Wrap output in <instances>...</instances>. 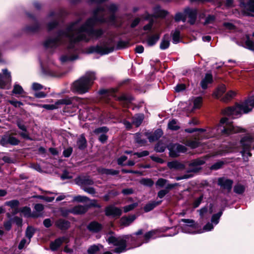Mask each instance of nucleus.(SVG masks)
I'll use <instances>...</instances> for the list:
<instances>
[{"instance_id":"c85d7f7f","label":"nucleus","mask_w":254,"mask_h":254,"mask_svg":"<svg viewBox=\"0 0 254 254\" xmlns=\"http://www.w3.org/2000/svg\"><path fill=\"white\" fill-rule=\"evenodd\" d=\"M77 144L80 149H83L86 147V139L83 134L81 135L78 138Z\"/></svg>"},{"instance_id":"603ef678","label":"nucleus","mask_w":254,"mask_h":254,"mask_svg":"<svg viewBox=\"0 0 254 254\" xmlns=\"http://www.w3.org/2000/svg\"><path fill=\"white\" fill-rule=\"evenodd\" d=\"M88 200L89 199L87 197L81 195L76 196L73 198V200L77 202H85Z\"/></svg>"},{"instance_id":"7ed1b4c3","label":"nucleus","mask_w":254,"mask_h":254,"mask_svg":"<svg viewBox=\"0 0 254 254\" xmlns=\"http://www.w3.org/2000/svg\"><path fill=\"white\" fill-rule=\"evenodd\" d=\"M95 79V74L93 72H87L85 74L73 82L72 90L79 94L88 92Z\"/></svg>"},{"instance_id":"5fc2aeb1","label":"nucleus","mask_w":254,"mask_h":254,"mask_svg":"<svg viewBox=\"0 0 254 254\" xmlns=\"http://www.w3.org/2000/svg\"><path fill=\"white\" fill-rule=\"evenodd\" d=\"M82 185H91L93 184V181L89 178H84L81 180Z\"/></svg>"},{"instance_id":"f8f14e48","label":"nucleus","mask_w":254,"mask_h":254,"mask_svg":"<svg viewBox=\"0 0 254 254\" xmlns=\"http://www.w3.org/2000/svg\"><path fill=\"white\" fill-rule=\"evenodd\" d=\"M105 213L107 216L118 218L122 215V210L121 208L116 207L114 205H109L106 207Z\"/></svg>"},{"instance_id":"338daca9","label":"nucleus","mask_w":254,"mask_h":254,"mask_svg":"<svg viewBox=\"0 0 254 254\" xmlns=\"http://www.w3.org/2000/svg\"><path fill=\"white\" fill-rule=\"evenodd\" d=\"M249 11L254 12V0H251V2L247 5Z\"/></svg>"},{"instance_id":"f704fd0d","label":"nucleus","mask_w":254,"mask_h":254,"mask_svg":"<svg viewBox=\"0 0 254 254\" xmlns=\"http://www.w3.org/2000/svg\"><path fill=\"white\" fill-rule=\"evenodd\" d=\"M35 229L32 227L28 226L25 232V236L29 239L28 243H30L31 238L33 237Z\"/></svg>"},{"instance_id":"20e7f679","label":"nucleus","mask_w":254,"mask_h":254,"mask_svg":"<svg viewBox=\"0 0 254 254\" xmlns=\"http://www.w3.org/2000/svg\"><path fill=\"white\" fill-rule=\"evenodd\" d=\"M115 42L113 38L104 41L100 45L91 46L86 49L87 54L96 53L101 55L108 54L114 50Z\"/></svg>"},{"instance_id":"423d86ee","label":"nucleus","mask_w":254,"mask_h":254,"mask_svg":"<svg viewBox=\"0 0 254 254\" xmlns=\"http://www.w3.org/2000/svg\"><path fill=\"white\" fill-rule=\"evenodd\" d=\"M208 156H206L204 158H197L192 160L189 164V169L188 170L187 174L180 177H176V180L179 181L183 179H187L193 177L192 173H196L200 169V166L205 163L206 159Z\"/></svg>"},{"instance_id":"de8ad7c7","label":"nucleus","mask_w":254,"mask_h":254,"mask_svg":"<svg viewBox=\"0 0 254 254\" xmlns=\"http://www.w3.org/2000/svg\"><path fill=\"white\" fill-rule=\"evenodd\" d=\"M72 103V101L70 98H67L65 99H63L58 100L57 101V104L59 105L63 104V105H70Z\"/></svg>"},{"instance_id":"f03ea898","label":"nucleus","mask_w":254,"mask_h":254,"mask_svg":"<svg viewBox=\"0 0 254 254\" xmlns=\"http://www.w3.org/2000/svg\"><path fill=\"white\" fill-rule=\"evenodd\" d=\"M254 107V96L250 97L245 102L237 104L232 107H228L222 111L223 115L236 118L242 113H248Z\"/></svg>"},{"instance_id":"3c124183","label":"nucleus","mask_w":254,"mask_h":254,"mask_svg":"<svg viewBox=\"0 0 254 254\" xmlns=\"http://www.w3.org/2000/svg\"><path fill=\"white\" fill-rule=\"evenodd\" d=\"M202 101L201 97L196 98L193 101V108L195 109L199 108L201 106Z\"/></svg>"},{"instance_id":"393cba45","label":"nucleus","mask_w":254,"mask_h":254,"mask_svg":"<svg viewBox=\"0 0 254 254\" xmlns=\"http://www.w3.org/2000/svg\"><path fill=\"white\" fill-rule=\"evenodd\" d=\"M20 212L21 213L22 215L26 217H36L38 216V215L32 214L31 209L27 206L22 208L20 209Z\"/></svg>"},{"instance_id":"864d4df0","label":"nucleus","mask_w":254,"mask_h":254,"mask_svg":"<svg viewBox=\"0 0 254 254\" xmlns=\"http://www.w3.org/2000/svg\"><path fill=\"white\" fill-rule=\"evenodd\" d=\"M42 107L47 110H54L57 109L58 108V104H57V102L55 104L49 105V104H45L42 105Z\"/></svg>"},{"instance_id":"c9c22d12","label":"nucleus","mask_w":254,"mask_h":254,"mask_svg":"<svg viewBox=\"0 0 254 254\" xmlns=\"http://www.w3.org/2000/svg\"><path fill=\"white\" fill-rule=\"evenodd\" d=\"M100 172L101 174L106 175H115L119 174V172L117 170L113 169H101L100 170Z\"/></svg>"},{"instance_id":"2eb2a0df","label":"nucleus","mask_w":254,"mask_h":254,"mask_svg":"<svg viewBox=\"0 0 254 254\" xmlns=\"http://www.w3.org/2000/svg\"><path fill=\"white\" fill-rule=\"evenodd\" d=\"M184 13L189 18V22L191 24H194L196 18L197 11L195 9L186 8L185 10Z\"/></svg>"},{"instance_id":"8fccbe9b","label":"nucleus","mask_w":254,"mask_h":254,"mask_svg":"<svg viewBox=\"0 0 254 254\" xmlns=\"http://www.w3.org/2000/svg\"><path fill=\"white\" fill-rule=\"evenodd\" d=\"M141 183L148 187H151L154 184L153 181L150 179H143L141 180Z\"/></svg>"},{"instance_id":"13d9d810","label":"nucleus","mask_w":254,"mask_h":254,"mask_svg":"<svg viewBox=\"0 0 254 254\" xmlns=\"http://www.w3.org/2000/svg\"><path fill=\"white\" fill-rule=\"evenodd\" d=\"M167 182V181L166 180L160 178L156 182V186L160 187H163L166 185Z\"/></svg>"},{"instance_id":"a878e982","label":"nucleus","mask_w":254,"mask_h":254,"mask_svg":"<svg viewBox=\"0 0 254 254\" xmlns=\"http://www.w3.org/2000/svg\"><path fill=\"white\" fill-rule=\"evenodd\" d=\"M160 38L159 34H154L149 36L146 40V44L148 46H152L158 41Z\"/></svg>"},{"instance_id":"09e8293b","label":"nucleus","mask_w":254,"mask_h":254,"mask_svg":"<svg viewBox=\"0 0 254 254\" xmlns=\"http://www.w3.org/2000/svg\"><path fill=\"white\" fill-rule=\"evenodd\" d=\"M187 145L191 147V148H195L198 146L199 142L198 140H191V141H188L187 142Z\"/></svg>"},{"instance_id":"b1692460","label":"nucleus","mask_w":254,"mask_h":254,"mask_svg":"<svg viewBox=\"0 0 254 254\" xmlns=\"http://www.w3.org/2000/svg\"><path fill=\"white\" fill-rule=\"evenodd\" d=\"M162 202V200L160 201H150L147 204L145 205V206L144 207V210L145 212H147L151 210H152L153 209H154L156 206L159 205Z\"/></svg>"},{"instance_id":"a211bd4d","label":"nucleus","mask_w":254,"mask_h":254,"mask_svg":"<svg viewBox=\"0 0 254 254\" xmlns=\"http://www.w3.org/2000/svg\"><path fill=\"white\" fill-rule=\"evenodd\" d=\"M135 219L136 216L135 215H130L128 217H123L120 219V224L123 226H127L129 225Z\"/></svg>"},{"instance_id":"bf43d9fd","label":"nucleus","mask_w":254,"mask_h":254,"mask_svg":"<svg viewBox=\"0 0 254 254\" xmlns=\"http://www.w3.org/2000/svg\"><path fill=\"white\" fill-rule=\"evenodd\" d=\"M223 162L222 161H219L213 165H212L210 167V169L211 170H218L222 167L223 165Z\"/></svg>"},{"instance_id":"49530a36","label":"nucleus","mask_w":254,"mask_h":254,"mask_svg":"<svg viewBox=\"0 0 254 254\" xmlns=\"http://www.w3.org/2000/svg\"><path fill=\"white\" fill-rule=\"evenodd\" d=\"M109 129L106 127H102L97 128H96L94 130V133L96 134H99L100 133H104L108 131Z\"/></svg>"},{"instance_id":"79ce46f5","label":"nucleus","mask_w":254,"mask_h":254,"mask_svg":"<svg viewBox=\"0 0 254 254\" xmlns=\"http://www.w3.org/2000/svg\"><path fill=\"white\" fill-rule=\"evenodd\" d=\"M135 141L140 145H143L146 143V140L142 138V135L140 133H136L135 135Z\"/></svg>"},{"instance_id":"6e6552de","label":"nucleus","mask_w":254,"mask_h":254,"mask_svg":"<svg viewBox=\"0 0 254 254\" xmlns=\"http://www.w3.org/2000/svg\"><path fill=\"white\" fill-rule=\"evenodd\" d=\"M2 74L0 73V88L9 89L11 80L10 73L6 69H2Z\"/></svg>"},{"instance_id":"c03bdc74","label":"nucleus","mask_w":254,"mask_h":254,"mask_svg":"<svg viewBox=\"0 0 254 254\" xmlns=\"http://www.w3.org/2000/svg\"><path fill=\"white\" fill-rule=\"evenodd\" d=\"M175 19L177 22L180 21L185 22L186 20V15L185 13L184 14L180 12L177 13L175 16Z\"/></svg>"},{"instance_id":"72a5a7b5","label":"nucleus","mask_w":254,"mask_h":254,"mask_svg":"<svg viewBox=\"0 0 254 254\" xmlns=\"http://www.w3.org/2000/svg\"><path fill=\"white\" fill-rule=\"evenodd\" d=\"M103 246L101 245H94L90 246L88 250V253L89 254H94L98 252Z\"/></svg>"},{"instance_id":"680f3d73","label":"nucleus","mask_w":254,"mask_h":254,"mask_svg":"<svg viewBox=\"0 0 254 254\" xmlns=\"http://www.w3.org/2000/svg\"><path fill=\"white\" fill-rule=\"evenodd\" d=\"M203 199V195L200 196L198 198L195 200L193 203V207L194 208L197 207L201 202Z\"/></svg>"},{"instance_id":"774afa93","label":"nucleus","mask_w":254,"mask_h":254,"mask_svg":"<svg viewBox=\"0 0 254 254\" xmlns=\"http://www.w3.org/2000/svg\"><path fill=\"white\" fill-rule=\"evenodd\" d=\"M32 87L34 90H39L43 89V86L39 83H33Z\"/></svg>"},{"instance_id":"7c9ffc66","label":"nucleus","mask_w":254,"mask_h":254,"mask_svg":"<svg viewBox=\"0 0 254 254\" xmlns=\"http://www.w3.org/2000/svg\"><path fill=\"white\" fill-rule=\"evenodd\" d=\"M226 91V86L224 85H221L214 93V96L218 98H219Z\"/></svg>"},{"instance_id":"ea45409f","label":"nucleus","mask_w":254,"mask_h":254,"mask_svg":"<svg viewBox=\"0 0 254 254\" xmlns=\"http://www.w3.org/2000/svg\"><path fill=\"white\" fill-rule=\"evenodd\" d=\"M24 90L22 88V87L18 85V84H15L14 85L13 89L12 90V93L15 94H21L23 93Z\"/></svg>"},{"instance_id":"9b49d317","label":"nucleus","mask_w":254,"mask_h":254,"mask_svg":"<svg viewBox=\"0 0 254 254\" xmlns=\"http://www.w3.org/2000/svg\"><path fill=\"white\" fill-rule=\"evenodd\" d=\"M222 214V212H219L217 214H214L212 215L211 218V223L208 222L207 223L203 228V230H200L199 231H197V233H201L204 231H211L212 229H213V225L212 223H213L214 225H217L219 221V219L220 217L221 216Z\"/></svg>"},{"instance_id":"69168bd1","label":"nucleus","mask_w":254,"mask_h":254,"mask_svg":"<svg viewBox=\"0 0 254 254\" xmlns=\"http://www.w3.org/2000/svg\"><path fill=\"white\" fill-rule=\"evenodd\" d=\"M215 20V17L213 15H209L206 18V20L204 22V24H208L212 23L214 22Z\"/></svg>"},{"instance_id":"4468645a","label":"nucleus","mask_w":254,"mask_h":254,"mask_svg":"<svg viewBox=\"0 0 254 254\" xmlns=\"http://www.w3.org/2000/svg\"><path fill=\"white\" fill-rule=\"evenodd\" d=\"M162 135L163 131L160 129L156 130L153 133L148 132H145V136L150 142H153L158 140Z\"/></svg>"},{"instance_id":"4be33fe9","label":"nucleus","mask_w":254,"mask_h":254,"mask_svg":"<svg viewBox=\"0 0 254 254\" xmlns=\"http://www.w3.org/2000/svg\"><path fill=\"white\" fill-rule=\"evenodd\" d=\"M56 225L61 230H66L69 227L70 223L67 220L61 219L56 222Z\"/></svg>"},{"instance_id":"f3484780","label":"nucleus","mask_w":254,"mask_h":254,"mask_svg":"<svg viewBox=\"0 0 254 254\" xmlns=\"http://www.w3.org/2000/svg\"><path fill=\"white\" fill-rule=\"evenodd\" d=\"M213 81L212 75L210 73H206L204 77L200 82V86L203 89L207 88L208 84H211Z\"/></svg>"},{"instance_id":"0e129e2a","label":"nucleus","mask_w":254,"mask_h":254,"mask_svg":"<svg viewBox=\"0 0 254 254\" xmlns=\"http://www.w3.org/2000/svg\"><path fill=\"white\" fill-rule=\"evenodd\" d=\"M72 152V148L69 147L63 151V155L65 157H68L71 154Z\"/></svg>"},{"instance_id":"f257e3e1","label":"nucleus","mask_w":254,"mask_h":254,"mask_svg":"<svg viewBox=\"0 0 254 254\" xmlns=\"http://www.w3.org/2000/svg\"><path fill=\"white\" fill-rule=\"evenodd\" d=\"M106 0H90L92 2L99 5L94 11L93 17L89 18L83 25L80 24V20L71 23L65 30L59 31L57 37L47 39L44 42V46L46 48H55L68 41V54L62 56L60 60L64 63L77 59L78 57L76 54L79 41L88 42L91 39H97L103 34L102 29H93L95 25L98 22L115 23V12L117 7L114 4L107 6L103 4Z\"/></svg>"},{"instance_id":"37998d69","label":"nucleus","mask_w":254,"mask_h":254,"mask_svg":"<svg viewBox=\"0 0 254 254\" xmlns=\"http://www.w3.org/2000/svg\"><path fill=\"white\" fill-rule=\"evenodd\" d=\"M19 204V201L17 200H12L5 203L6 205L10 206L11 208H17Z\"/></svg>"},{"instance_id":"e433bc0d","label":"nucleus","mask_w":254,"mask_h":254,"mask_svg":"<svg viewBox=\"0 0 254 254\" xmlns=\"http://www.w3.org/2000/svg\"><path fill=\"white\" fill-rule=\"evenodd\" d=\"M245 190V187L240 184L236 185L234 188V192L238 194H242L244 192Z\"/></svg>"},{"instance_id":"0eeeda50","label":"nucleus","mask_w":254,"mask_h":254,"mask_svg":"<svg viewBox=\"0 0 254 254\" xmlns=\"http://www.w3.org/2000/svg\"><path fill=\"white\" fill-rule=\"evenodd\" d=\"M219 127L221 132L225 135L245 131L244 129L238 127H234L232 123L229 122L227 118H223L221 119Z\"/></svg>"},{"instance_id":"cd10ccee","label":"nucleus","mask_w":254,"mask_h":254,"mask_svg":"<svg viewBox=\"0 0 254 254\" xmlns=\"http://www.w3.org/2000/svg\"><path fill=\"white\" fill-rule=\"evenodd\" d=\"M168 166L171 169H175L178 170H183L185 168L184 165L177 161L169 162L168 163Z\"/></svg>"},{"instance_id":"6ab92c4d","label":"nucleus","mask_w":254,"mask_h":254,"mask_svg":"<svg viewBox=\"0 0 254 254\" xmlns=\"http://www.w3.org/2000/svg\"><path fill=\"white\" fill-rule=\"evenodd\" d=\"M101 224L96 221L91 222L87 226V229L91 232L97 233L102 229Z\"/></svg>"},{"instance_id":"2f4dec72","label":"nucleus","mask_w":254,"mask_h":254,"mask_svg":"<svg viewBox=\"0 0 254 254\" xmlns=\"http://www.w3.org/2000/svg\"><path fill=\"white\" fill-rule=\"evenodd\" d=\"M118 100L122 102L124 106H126L131 100L130 97L127 96L126 95L123 94L118 98Z\"/></svg>"},{"instance_id":"a18cd8bd","label":"nucleus","mask_w":254,"mask_h":254,"mask_svg":"<svg viewBox=\"0 0 254 254\" xmlns=\"http://www.w3.org/2000/svg\"><path fill=\"white\" fill-rule=\"evenodd\" d=\"M138 206V203L135 202L128 205L125 206L123 207L125 212H127L133 210L134 208Z\"/></svg>"},{"instance_id":"6e6d98bb","label":"nucleus","mask_w":254,"mask_h":254,"mask_svg":"<svg viewBox=\"0 0 254 254\" xmlns=\"http://www.w3.org/2000/svg\"><path fill=\"white\" fill-rule=\"evenodd\" d=\"M82 189L86 192L92 195L96 193L95 190L92 187L83 186Z\"/></svg>"},{"instance_id":"1a4fd4ad","label":"nucleus","mask_w":254,"mask_h":254,"mask_svg":"<svg viewBox=\"0 0 254 254\" xmlns=\"http://www.w3.org/2000/svg\"><path fill=\"white\" fill-rule=\"evenodd\" d=\"M181 221L186 224L182 226V231L186 233H196L195 230L196 228V225L194 221L192 219H182Z\"/></svg>"},{"instance_id":"412c9836","label":"nucleus","mask_w":254,"mask_h":254,"mask_svg":"<svg viewBox=\"0 0 254 254\" xmlns=\"http://www.w3.org/2000/svg\"><path fill=\"white\" fill-rule=\"evenodd\" d=\"M87 209V206L79 205L74 207L70 212L74 214H81L85 213Z\"/></svg>"},{"instance_id":"58836bf2","label":"nucleus","mask_w":254,"mask_h":254,"mask_svg":"<svg viewBox=\"0 0 254 254\" xmlns=\"http://www.w3.org/2000/svg\"><path fill=\"white\" fill-rule=\"evenodd\" d=\"M168 127L171 130H176L179 128L177 121L175 120H172L168 123Z\"/></svg>"},{"instance_id":"4c0bfd02","label":"nucleus","mask_w":254,"mask_h":254,"mask_svg":"<svg viewBox=\"0 0 254 254\" xmlns=\"http://www.w3.org/2000/svg\"><path fill=\"white\" fill-rule=\"evenodd\" d=\"M236 93L233 91H229L225 96L222 98V100L223 102H227L231 100L235 95Z\"/></svg>"},{"instance_id":"4d7b16f0","label":"nucleus","mask_w":254,"mask_h":254,"mask_svg":"<svg viewBox=\"0 0 254 254\" xmlns=\"http://www.w3.org/2000/svg\"><path fill=\"white\" fill-rule=\"evenodd\" d=\"M165 146L160 143H158L155 146V150L157 152H163L165 149Z\"/></svg>"},{"instance_id":"bb28decb","label":"nucleus","mask_w":254,"mask_h":254,"mask_svg":"<svg viewBox=\"0 0 254 254\" xmlns=\"http://www.w3.org/2000/svg\"><path fill=\"white\" fill-rule=\"evenodd\" d=\"M170 45L169 36L168 35H166L164 36L162 39L160 45V48L162 50H165L167 49Z\"/></svg>"},{"instance_id":"473e14b6","label":"nucleus","mask_w":254,"mask_h":254,"mask_svg":"<svg viewBox=\"0 0 254 254\" xmlns=\"http://www.w3.org/2000/svg\"><path fill=\"white\" fill-rule=\"evenodd\" d=\"M172 149L177 153H184L187 151V148L185 146L178 144L174 145Z\"/></svg>"},{"instance_id":"5701e85b","label":"nucleus","mask_w":254,"mask_h":254,"mask_svg":"<svg viewBox=\"0 0 254 254\" xmlns=\"http://www.w3.org/2000/svg\"><path fill=\"white\" fill-rule=\"evenodd\" d=\"M143 119V114L136 115L132 118V124L136 127H138L141 124Z\"/></svg>"},{"instance_id":"aec40b11","label":"nucleus","mask_w":254,"mask_h":254,"mask_svg":"<svg viewBox=\"0 0 254 254\" xmlns=\"http://www.w3.org/2000/svg\"><path fill=\"white\" fill-rule=\"evenodd\" d=\"M65 240V237H62L58 238L54 242H51L50 244V249L51 250L53 251L57 250Z\"/></svg>"},{"instance_id":"ddd939ff","label":"nucleus","mask_w":254,"mask_h":254,"mask_svg":"<svg viewBox=\"0 0 254 254\" xmlns=\"http://www.w3.org/2000/svg\"><path fill=\"white\" fill-rule=\"evenodd\" d=\"M19 142V141L16 137L9 135H3L0 140V143L3 146L7 145L9 144L16 145H17Z\"/></svg>"},{"instance_id":"e2e57ef3","label":"nucleus","mask_w":254,"mask_h":254,"mask_svg":"<svg viewBox=\"0 0 254 254\" xmlns=\"http://www.w3.org/2000/svg\"><path fill=\"white\" fill-rule=\"evenodd\" d=\"M246 45L247 46V48L251 50H254V42L253 41L250 40L249 39H248L246 41Z\"/></svg>"},{"instance_id":"a19ab883","label":"nucleus","mask_w":254,"mask_h":254,"mask_svg":"<svg viewBox=\"0 0 254 254\" xmlns=\"http://www.w3.org/2000/svg\"><path fill=\"white\" fill-rule=\"evenodd\" d=\"M180 32L179 30H176L172 35L173 42L177 44L180 41Z\"/></svg>"},{"instance_id":"052dcab7","label":"nucleus","mask_w":254,"mask_h":254,"mask_svg":"<svg viewBox=\"0 0 254 254\" xmlns=\"http://www.w3.org/2000/svg\"><path fill=\"white\" fill-rule=\"evenodd\" d=\"M199 214L202 219L205 217L206 214L207 213V208L206 207H203L199 210Z\"/></svg>"},{"instance_id":"39448f33","label":"nucleus","mask_w":254,"mask_h":254,"mask_svg":"<svg viewBox=\"0 0 254 254\" xmlns=\"http://www.w3.org/2000/svg\"><path fill=\"white\" fill-rule=\"evenodd\" d=\"M129 240L131 241H134V237L132 235H129L118 237L111 236L108 239L107 241L109 244H112L117 247L114 251L115 253L120 254L127 250V243Z\"/></svg>"},{"instance_id":"c756f323","label":"nucleus","mask_w":254,"mask_h":254,"mask_svg":"<svg viewBox=\"0 0 254 254\" xmlns=\"http://www.w3.org/2000/svg\"><path fill=\"white\" fill-rule=\"evenodd\" d=\"M157 231L156 230H152L145 234L144 237L146 243L148 242L150 239H155L157 237Z\"/></svg>"},{"instance_id":"9d476101","label":"nucleus","mask_w":254,"mask_h":254,"mask_svg":"<svg viewBox=\"0 0 254 254\" xmlns=\"http://www.w3.org/2000/svg\"><path fill=\"white\" fill-rule=\"evenodd\" d=\"M252 138L250 136H246L243 137L241 141V144L243 147V150L241 151L243 156L248 155L249 156H251L250 151L252 147Z\"/></svg>"},{"instance_id":"dca6fc26","label":"nucleus","mask_w":254,"mask_h":254,"mask_svg":"<svg viewBox=\"0 0 254 254\" xmlns=\"http://www.w3.org/2000/svg\"><path fill=\"white\" fill-rule=\"evenodd\" d=\"M232 184L233 181L229 179L219 178L218 180V185L223 189L227 190L228 191L231 190Z\"/></svg>"}]
</instances>
